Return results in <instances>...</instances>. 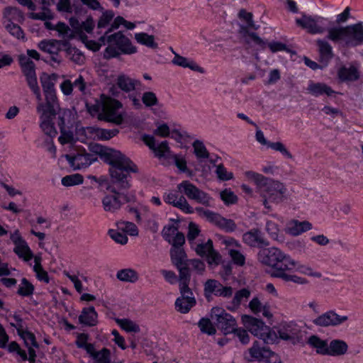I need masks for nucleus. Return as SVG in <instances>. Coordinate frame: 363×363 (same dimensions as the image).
<instances>
[{
	"label": "nucleus",
	"instance_id": "nucleus-1",
	"mask_svg": "<svg viewBox=\"0 0 363 363\" xmlns=\"http://www.w3.org/2000/svg\"><path fill=\"white\" fill-rule=\"evenodd\" d=\"M111 167L109 173L111 177L110 184L106 189L113 194L106 195L101 201L103 209L108 213H115L118 211L123 202H134L135 196L132 193H122L121 191L128 189L130 184L128 180L130 172H135L137 169L135 164L121 152H112L108 159Z\"/></svg>",
	"mask_w": 363,
	"mask_h": 363
},
{
	"label": "nucleus",
	"instance_id": "nucleus-2",
	"mask_svg": "<svg viewBox=\"0 0 363 363\" xmlns=\"http://www.w3.org/2000/svg\"><path fill=\"white\" fill-rule=\"evenodd\" d=\"M296 23L308 33L323 34L327 32V39L334 43L344 42L348 47H354L363 43V23H358L347 26L328 28L331 22L320 16H311L305 13L296 19Z\"/></svg>",
	"mask_w": 363,
	"mask_h": 363
},
{
	"label": "nucleus",
	"instance_id": "nucleus-3",
	"mask_svg": "<svg viewBox=\"0 0 363 363\" xmlns=\"http://www.w3.org/2000/svg\"><path fill=\"white\" fill-rule=\"evenodd\" d=\"M245 175L257 186L262 198V203L268 210H272L270 202L279 203L286 199V187L283 183L252 171L246 172Z\"/></svg>",
	"mask_w": 363,
	"mask_h": 363
},
{
	"label": "nucleus",
	"instance_id": "nucleus-4",
	"mask_svg": "<svg viewBox=\"0 0 363 363\" xmlns=\"http://www.w3.org/2000/svg\"><path fill=\"white\" fill-rule=\"evenodd\" d=\"M99 43L88 41L86 46L94 50H99L102 45L108 43V46L104 51V56L106 59L118 56L121 53L130 55L137 52V48L133 46L131 41L121 31L111 35L101 36Z\"/></svg>",
	"mask_w": 363,
	"mask_h": 363
},
{
	"label": "nucleus",
	"instance_id": "nucleus-5",
	"mask_svg": "<svg viewBox=\"0 0 363 363\" xmlns=\"http://www.w3.org/2000/svg\"><path fill=\"white\" fill-rule=\"evenodd\" d=\"M257 257L260 263L272 269V277L277 278V274L280 270L293 269L297 266L295 260L277 247L262 249L259 252Z\"/></svg>",
	"mask_w": 363,
	"mask_h": 363
},
{
	"label": "nucleus",
	"instance_id": "nucleus-6",
	"mask_svg": "<svg viewBox=\"0 0 363 363\" xmlns=\"http://www.w3.org/2000/svg\"><path fill=\"white\" fill-rule=\"evenodd\" d=\"M242 320L248 331L253 335L262 339L266 344H272L276 342L277 339L276 333L272 331L261 320L245 315L242 317Z\"/></svg>",
	"mask_w": 363,
	"mask_h": 363
},
{
	"label": "nucleus",
	"instance_id": "nucleus-7",
	"mask_svg": "<svg viewBox=\"0 0 363 363\" xmlns=\"http://www.w3.org/2000/svg\"><path fill=\"white\" fill-rule=\"evenodd\" d=\"M31 91L37 101L36 111L40 114V118L55 117L58 108L57 96L44 95L45 99H43L40 87L34 89Z\"/></svg>",
	"mask_w": 363,
	"mask_h": 363
},
{
	"label": "nucleus",
	"instance_id": "nucleus-8",
	"mask_svg": "<svg viewBox=\"0 0 363 363\" xmlns=\"http://www.w3.org/2000/svg\"><path fill=\"white\" fill-rule=\"evenodd\" d=\"M122 108V104L115 99H107L104 101V109L98 117L99 120L121 125L123 122L124 114L118 110Z\"/></svg>",
	"mask_w": 363,
	"mask_h": 363
},
{
	"label": "nucleus",
	"instance_id": "nucleus-9",
	"mask_svg": "<svg viewBox=\"0 0 363 363\" xmlns=\"http://www.w3.org/2000/svg\"><path fill=\"white\" fill-rule=\"evenodd\" d=\"M179 192L186 195L189 199L206 206H210L211 198L204 191L199 189L189 181H183L177 185Z\"/></svg>",
	"mask_w": 363,
	"mask_h": 363
},
{
	"label": "nucleus",
	"instance_id": "nucleus-10",
	"mask_svg": "<svg viewBox=\"0 0 363 363\" xmlns=\"http://www.w3.org/2000/svg\"><path fill=\"white\" fill-rule=\"evenodd\" d=\"M211 317L216 320L218 328L224 335L233 333L237 327V322L233 316L222 308H213L211 311Z\"/></svg>",
	"mask_w": 363,
	"mask_h": 363
},
{
	"label": "nucleus",
	"instance_id": "nucleus-11",
	"mask_svg": "<svg viewBox=\"0 0 363 363\" xmlns=\"http://www.w3.org/2000/svg\"><path fill=\"white\" fill-rule=\"evenodd\" d=\"M249 354L250 355L249 361L257 360L264 363H281L278 354L265 347H261L257 342H255L249 349Z\"/></svg>",
	"mask_w": 363,
	"mask_h": 363
},
{
	"label": "nucleus",
	"instance_id": "nucleus-12",
	"mask_svg": "<svg viewBox=\"0 0 363 363\" xmlns=\"http://www.w3.org/2000/svg\"><path fill=\"white\" fill-rule=\"evenodd\" d=\"M14 318L17 321V324L14 325L13 323H11V325L17 329L18 334L23 339L25 345L28 347V360L30 363H34L36 354L33 347H38V344L35 340V337L32 333L23 330L22 319L18 315H14Z\"/></svg>",
	"mask_w": 363,
	"mask_h": 363
},
{
	"label": "nucleus",
	"instance_id": "nucleus-13",
	"mask_svg": "<svg viewBox=\"0 0 363 363\" xmlns=\"http://www.w3.org/2000/svg\"><path fill=\"white\" fill-rule=\"evenodd\" d=\"M18 61L29 89L33 90L39 87L34 62L25 55H19Z\"/></svg>",
	"mask_w": 363,
	"mask_h": 363
},
{
	"label": "nucleus",
	"instance_id": "nucleus-14",
	"mask_svg": "<svg viewBox=\"0 0 363 363\" xmlns=\"http://www.w3.org/2000/svg\"><path fill=\"white\" fill-rule=\"evenodd\" d=\"M68 45L69 42L67 40H48L40 42L38 48L42 51L49 53L51 55L50 60L59 65L62 62V59L59 56V52L62 50L61 47Z\"/></svg>",
	"mask_w": 363,
	"mask_h": 363
},
{
	"label": "nucleus",
	"instance_id": "nucleus-15",
	"mask_svg": "<svg viewBox=\"0 0 363 363\" xmlns=\"http://www.w3.org/2000/svg\"><path fill=\"white\" fill-rule=\"evenodd\" d=\"M347 315H340L335 311H328L313 320V323L318 327H335L346 322Z\"/></svg>",
	"mask_w": 363,
	"mask_h": 363
},
{
	"label": "nucleus",
	"instance_id": "nucleus-16",
	"mask_svg": "<svg viewBox=\"0 0 363 363\" xmlns=\"http://www.w3.org/2000/svg\"><path fill=\"white\" fill-rule=\"evenodd\" d=\"M65 158L74 169L85 168L97 160L96 155L87 153L84 150H79L74 155H66Z\"/></svg>",
	"mask_w": 363,
	"mask_h": 363
},
{
	"label": "nucleus",
	"instance_id": "nucleus-17",
	"mask_svg": "<svg viewBox=\"0 0 363 363\" xmlns=\"http://www.w3.org/2000/svg\"><path fill=\"white\" fill-rule=\"evenodd\" d=\"M10 238L15 245L13 251L20 258L25 261H29L32 259L33 257V252L26 240L21 237L18 230L11 234Z\"/></svg>",
	"mask_w": 363,
	"mask_h": 363
},
{
	"label": "nucleus",
	"instance_id": "nucleus-18",
	"mask_svg": "<svg viewBox=\"0 0 363 363\" xmlns=\"http://www.w3.org/2000/svg\"><path fill=\"white\" fill-rule=\"evenodd\" d=\"M144 143L154 152L155 156L159 158H171L173 155L167 141L162 142L159 145H155V139L150 135L143 136Z\"/></svg>",
	"mask_w": 363,
	"mask_h": 363
},
{
	"label": "nucleus",
	"instance_id": "nucleus-19",
	"mask_svg": "<svg viewBox=\"0 0 363 363\" xmlns=\"http://www.w3.org/2000/svg\"><path fill=\"white\" fill-rule=\"evenodd\" d=\"M164 200L167 203L172 205L185 213H193L192 207L183 195H179L178 193L171 191L164 194Z\"/></svg>",
	"mask_w": 363,
	"mask_h": 363
},
{
	"label": "nucleus",
	"instance_id": "nucleus-20",
	"mask_svg": "<svg viewBox=\"0 0 363 363\" xmlns=\"http://www.w3.org/2000/svg\"><path fill=\"white\" fill-rule=\"evenodd\" d=\"M245 243L250 247L268 246L269 242L264 238L263 233L258 229H252L242 235Z\"/></svg>",
	"mask_w": 363,
	"mask_h": 363
},
{
	"label": "nucleus",
	"instance_id": "nucleus-21",
	"mask_svg": "<svg viewBox=\"0 0 363 363\" xmlns=\"http://www.w3.org/2000/svg\"><path fill=\"white\" fill-rule=\"evenodd\" d=\"M279 337L295 343L299 339L301 330L298 327L292 323L282 325L278 330Z\"/></svg>",
	"mask_w": 363,
	"mask_h": 363
},
{
	"label": "nucleus",
	"instance_id": "nucleus-22",
	"mask_svg": "<svg viewBox=\"0 0 363 363\" xmlns=\"http://www.w3.org/2000/svg\"><path fill=\"white\" fill-rule=\"evenodd\" d=\"M312 229V224L308 220L299 221L296 219L291 220L285 228V232L292 236H298L301 234Z\"/></svg>",
	"mask_w": 363,
	"mask_h": 363
},
{
	"label": "nucleus",
	"instance_id": "nucleus-23",
	"mask_svg": "<svg viewBox=\"0 0 363 363\" xmlns=\"http://www.w3.org/2000/svg\"><path fill=\"white\" fill-rule=\"evenodd\" d=\"M239 33L242 35L245 43L250 44L251 43H254L262 50L266 48L267 41L261 38L256 33L250 32L247 27L240 26Z\"/></svg>",
	"mask_w": 363,
	"mask_h": 363
},
{
	"label": "nucleus",
	"instance_id": "nucleus-24",
	"mask_svg": "<svg viewBox=\"0 0 363 363\" xmlns=\"http://www.w3.org/2000/svg\"><path fill=\"white\" fill-rule=\"evenodd\" d=\"M316 45L318 49L320 62L324 65H326L333 57V48L330 44L324 39L317 40Z\"/></svg>",
	"mask_w": 363,
	"mask_h": 363
},
{
	"label": "nucleus",
	"instance_id": "nucleus-25",
	"mask_svg": "<svg viewBox=\"0 0 363 363\" xmlns=\"http://www.w3.org/2000/svg\"><path fill=\"white\" fill-rule=\"evenodd\" d=\"M86 133L91 135L94 139L109 140L118 133V129L106 130L96 127H87L85 129Z\"/></svg>",
	"mask_w": 363,
	"mask_h": 363
},
{
	"label": "nucleus",
	"instance_id": "nucleus-26",
	"mask_svg": "<svg viewBox=\"0 0 363 363\" xmlns=\"http://www.w3.org/2000/svg\"><path fill=\"white\" fill-rule=\"evenodd\" d=\"M56 74H48L43 73L40 77L44 95L56 96L55 89V81L57 79Z\"/></svg>",
	"mask_w": 363,
	"mask_h": 363
},
{
	"label": "nucleus",
	"instance_id": "nucleus-27",
	"mask_svg": "<svg viewBox=\"0 0 363 363\" xmlns=\"http://www.w3.org/2000/svg\"><path fill=\"white\" fill-rule=\"evenodd\" d=\"M167 231L164 233L165 239L172 245V247H181L185 242L184 234L174 226L169 227Z\"/></svg>",
	"mask_w": 363,
	"mask_h": 363
},
{
	"label": "nucleus",
	"instance_id": "nucleus-28",
	"mask_svg": "<svg viewBox=\"0 0 363 363\" xmlns=\"http://www.w3.org/2000/svg\"><path fill=\"white\" fill-rule=\"evenodd\" d=\"M98 314L93 306L83 308L79 321L80 323L88 325L94 326L97 324Z\"/></svg>",
	"mask_w": 363,
	"mask_h": 363
},
{
	"label": "nucleus",
	"instance_id": "nucleus-29",
	"mask_svg": "<svg viewBox=\"0 0 363 363\" xmlns=\"http://www.w3.org/2000/svg\"><path fill=\"white\" fill-rule=\"evenodd\" d=\"M116 84L122 91L130 92L134 91L136 86L140 84V82L127 75L121 74L116 79Z\"/></svg>",
	"mask_w": 363,
	"mask_h": 363
},
{
	"label": "nucleus",
	"instance_id": "nucleus-30",
	"mask_svg": "<svg viewBox=\"0 0 363 363\" xmlns=\"http://www.w3.org/2000/svg\"><path fill=\"white\" fill-rule=\"evenodd\" d=\"M338 77L342 81H356L359 78V73L357 67L350 65L349 67L345 66L340 68L337 72Z\"/></svg>",
	"mask_w": 363,
	"mask_h": 363
},
{
	"label": "nucleus",
	"instance_id": "nucleus-31",
	"mask_svg": "<svg viewBox=\"0 0 363 363\" xmlns=\"http://www.w3.org/2000/svg\"><path fill=\"white\" fill-rule=\"evenodd\" d=\"M348 350V345L344 340H333L328 345L329 356H342L345 354Z\"/></svg>",
	"mask_w": 363,
	"mask_h": 363
},
{
	"label": "nucleus",
	"instance_id": "nucleus-32",
	"mask_svg": "<svg viewBox=\"0 0 363 363\" xmlns=\"http://www.w3.org/2000/svg\"><path fill=\"white\" fill-rule=\"evenodd\" d=\"M307 90L310 94L315 96H318L324 94L330 96L333 93H335V91L331 89V87H330L329 86L324 83L311 82L308 85Z\"/></svg>",
	"mask_w": 363,
	"mask_h": 363
},
{
	"label": "nucleus",
	"instance_id": "nucleus-33",
	"mask_svg": "<svg viewBox=\"0 0 363 363\" xmlns=\"http://www.w3.org/2000/svg\"><path fill=\"white\" fill-rule=\"evenodd\" d=\"M250 296V291L247 289H242L238 291L227 308L231 311L238 309L242 302L246 301Z\"/></svg>",
	"mask_w": 363,
	"mask_h": 363
},
{
	"label": "nucleus",
	"instance_id": "nucleus-34",
	"mask_svg": "<svg viewBox=\"0 0 363 363\" xmlns=\"http://www.w3.org/2000/svg\"><path fill=\"white\" fill-rule=\"evenodd\" d=\"M308 344L315 348L316 352L322 355H328V344L326 340H321L316 335H312L309 337Z\"/></svg>",
	"mask_w": 363,
	"mask_h": 363
},
{
	"label": "nucleus",
	"instance_id": "nucleus-35",
	"mask_svg": "<svg viewBox=\"0 0 363 363\" xmlns=\"http://www.w3.org/2000/svg\"><path fill=\"white\" fill-rule=\"evenodd\" d=\"M116 277L121 281L135 283L138 279V272L130 268L123 269L117 272Z\"/></svg>",
	"mask_w": 363,
	"mask_h": 363
},
{
	"label": "nucleus",
	"instance_id": "nucleus-36",
	"mask_svg": "<svg viewBox=\"0 0 363 363\" xmlns=\"http://www.w3.org/2000/svg\"><path fill=\"white\" fill-rule=\"evenodd\" d=\"M4 18L6 20V23H13L16 21L21 23L23 21V14L15 7H6L4 11Z\"/></svg>",
	"mask_w": 363,
	"mask_h": 363
},
{
	"label": "nucleus",
	"instance_id": "nucleus-37",
	"mask_svg": "<svg viewBox=\"0 0 363 363\" xmlns=\"http://www.w3.org/2000/svg\"><path fill=\"white\" fill-rule=\"evenodd\" d=\"M65 48L66 55L69 60L77 65H82L84 62L85 57L79 50L72 47L69 43Z\"/></svg>",
	"mask_w": 363,
	"mask_h": 363
},
{
	"label": "nucleus",
	"instance_id": "nucleus-38",
	"mask_svg": "<svg viewBox=\"0 0 363 363\" xmlns=\"http://www.w3.org/2000/svg\"><path fill=\"white\" fill-rule=\"evenodd\" d=\"M172 62L178 66H181L183 67H189L191 70L197 71L201 73L203 72V69L198 65H196L194 62H189V60L186 57H182L178 54H175Z\"/></svg>",
	"mask_w": 363,
	"mask_h": 363
},
{
	"label": "nucleus",
	"instance_id": "nucleus-39",
	"mask_svg": "<svg viewBox=\"0 0 363 363\" xmlns=\"http://www.w3.org/2000/svg\"><path fill=\"white\" fill-rule=\"evenodd\" d=\"M170 255L172 261L176 267L187 263L186 253L182 247H172Z\"/></svg>",
	"mask_w": 363,
	"mask_h": 363
},
{
	"label": "nucleus",
	"instance_id": "nucleus-40",
	"mask_svg": "<svg viewBox=\"0 0 363 363\" xmlns=\"http://www.w3.org/2000/svg\"><path fill=\"white\" fill-rule=\"evenodd\" d=\"M136 41L152 49L157 48V43L155 41V37L146 33H139L135 35Z\"/></svg>",
	"mask_w": 363,
	"mask_h": 363
},
{
	"label": "nucleus",
	"instance_id": "nucleus-41",
	"mask_svg": "<svg viewBox=\"0 0 363 363\" xmlns=\"http://www.w3.org/2000/svg\"><path fill=\"white\" fill-rule=\"evenodd\" d=\"M292 269L280 270L279 274H277V278L281 279L286 281H292L299 284H306L307 280L304 278L298 277L296 275L289 274L287 272H291Z\"/></svg>",
	"mask_w": 363,
	"mask_h": 363
},
{
	"label": "nucleus",
	"instance_id": "nucleus-42",
	"mask_svg": "<svg viewBox=\"0 0 363 363\" xmlns=\"http://www.w3.org/2000/svg\"><path fill=\"white\" fill-rule=\"evenodd\" d=\"M176 267L179 270V285L184 287L186 284H189L191 274L188 267V264L186 263L183 265H179V267Z\"/></svg>",
	"mask_w": 363,
	"mask_h": 363
},
{
	"label": "nucleus",
	"instance_id": "nucleus-43",
	"mask_svg": "<svg viewBox=\"0 0 363 363\" xmlns=\"http://www.w3.org/2000/svg\"><path fill=\"white\" fill-rule=\"evenodd\" d=\"M35 265L33 270L36 273L37 278L43 281L45 283L49 282V277L46 271H45L41 265V257L40 256H35L34 257Z\"/></svg>",
	"mask_w": 363,
	"mask_h": 363
},
{
	"label": "nucleus",
	"instance_id": "nucleus-44",
	"mask_svg": "<svg viewBox=\"0 0 363 363\" xmlns=\"http://www.w3.org/2000/svg\"><path fill=\"white\" fill-rule=\"evenodd\" d=\"M54 117H48L47 118H40V127L45 134L53 138L57 135V131L54 127L52 119Z\"/></svg>",
	"mask_w": 363,
	"mask_h": 363
},
{
	"label": "nucleus",
	"instance_id": "nucleus-45",
	"mask_svg": "<svg viewBox=\"0 0 363 363\" xmlns=\"http://www.w3.org/2000/svg\"><path fill=\"white\" fill-rule=\"evenodd\" d=\"M192 146L194 147V152L198 159H207L209 157V153L202 141L196 140L193 143Z\"/></svg>",
	"mask_w": 363,
	"mask_h": 363
},
{
	"label": "nucleus",
	"instance_id": "nucleus-46",
	"mask_svg": "<svg viewBox=\"0 0 363 363\" xmlns=\"http://www.w3.org/2000/svg\"><path fill=\"white\" fill-rule=\"evenodd\" d=\"M116 322L121 327V328H123L124 330H125L127 332H133V333H139L140 332L139 325L130 319L116 318Z\"/></svg>",
	"mask_w": 363,
	"mask_h": 363
},
{
	"label": "nucleus",
	"instance_id": "nucleus-47",
	"mask_svg": "<svg viewBox=\"0 0 363 363\" xmlns=\"http://www.w3.org/2000/svg\"><path fill=\"white\" fill-rule=\"evenodd\" d=\"M196 211L199 213L200 216L206 218L208 221L213 223L216 225H217L218 220L220 217V214L214 213L209 210H206L202 207L196 208Z\"/></svg>",
	"mask_w": 363,
	"mask_h": 363
},
{
	"label": "nucleus",
	"instance_id": "nucleus-48",
	"mask_svg": "<svg viewBox=\"0 0 363 363\" xmlns=\"http://www.w3.org/2000/svg\"><path fill=\"white\" fill-rule=\"evenodd\" d=\"M56 30L59 34L67 41V40L72 39L74 37L73 30L65 23L59 22L55 26Z\"/></svg>",
	"mask_w": 363,
	"mask_h": 363
},
{
	"label": "nucleus",
	"instance_id": "nucleus-49",
	"mask_svg": "<svg viewBox=\"0 0 363 363\" xmlns=\"http://www.w3.org/2000/svg\"><path fill=\"white\" fill-rule=\"evenodd\" d=\"M5 28L11 35L16 38L17 39H25V34L22 28L18 24L14 23H6Z\"/></svg>",
	"mask_w": 363,
	"mask_h": 363
},
{
	"label": "nucleus",
	"instance_id": "nucleus-50",
	"mask_svg": "<svg viewBox=\"0 0 363 363\" xmlns=\"http://www.w3.org/2000/svg\"><path fill=\"white\" fill-rule=\"evenodd\" d=\"M196 303H190L187 299L179 297L175 301V308L181 313H187Z\"/></svg>",
	"mask_w": 363,
	"mask_h": 363
},
{
	"label": "nucleus",
	"instance_id": "nucleus-51",
	"mask_svg": "<svg viewBox=\"0 0 363 363\" xmlns=\"http://www.w3.org/2000/svg\"><path fill=\"white\" fill-rule=\"evenodd\" d=\"M34 286L26 278H23L18 286V294L23 296H29L33 294Z\"/></svg>",
	"mask_w": 363,
	"mask_h": 363
},
{
	"label": "nucleus",
	"instance_id": "nucleus-52",
	"mask_svg": "<svg viewBox=\"0 0 363 363\" xmlns=\"http://www.w3.org/2000/svg\"><path fill=\"white\" fill-rule=\"evenodd\" d=\"M83 177L79 174L67 175L62 179V184L65 186H71L80 184L83 182Z\"/></svg>",
	"mask_w": 363,
	"mask_h": 363
},
{
	"label": "nucleus",
	"instance_id": "nucleus-53",
	"mask_svg": "<svg viewBox=\"0 0 363 363\" xmlns=\"http://www.w3.org/2000/svg\"><path fill=\"white\" fill-rule=\"evenodd\" d=\"M221 287V284L215 279H208L204 284V293L206 297L211 296L212 294L214 295L216 291Z\"/></svg>",
	"mask_w": 363,
	"mask_h": 363
},
{
	"label": "nucleus",
	"instance_id": "nucleus-54",
	"mask_svg": "<svg viewBox=\"0 0 363 363\" xmlns=\"http://www.w3.org/2000/svg\"><path fill=\"white\" fill-rule=\"evenodd\" d=\"M199 327L202 333L209 335H214L216 333L215 327L208 318H201L199 322Z\"/></svg>",
	"mask_w": 363,
	"mask_h": 363
},
{
	"label": "nucleus",
	"instance_id": "nucleus-55",
	"mask_svg": "<svg viewBox=\"0 0 363 363\" xmlns=\"http://www.w3.org/2000/svg\"><path fill=\"white\" fill-rule=\"evenodd\" d=\"M238 17L245 21L247 23L246 27L249 28H252L254 30H257L259 28V26H256L254 23L252 19V13L247 12L245 9H240L238 13Z\"/></svg>",
	"mask_w": 363,
	"mask_h": 363
},
{
	"label": "nucleus",
	"instance_id": "nucleus-56",
	"mask_svg": "<svg viewBox=\"0 0 363 363\" xmlns=\"http://www.w3.org/2000/svg\"><path fill=\"white\" fill-rule=\"evenodd\" d=\"M30 17L35 20L46 21L54 18L53 13L48 6H42V11L38 13H33Z\"/></svg>",
	"mask_w": 363,
	"mask_h": 363
},
{
	"label": "nucleus",
	"instance_id": "nucleus-57",
	"mask_svg": "<svg viewBox=\"0 0 363 363\" xmlns=\"http://www.w3.org/2000/svg\"><path fill=\"white\" fill-rule=\"evenodd\" d=\"M216 225L226 232H233L237 228L235 223L233 220L227 219L221 216Z\"/></svg>",
	"mask_w": 363,
	"mask_h": 363
},
{
	"label": "nucleus",
	"instance_id": "nucleus-58",
	"mask_svg": "<svg viewBox=\"0 0 363 363\" xmlns=\"http://www.w3.org/2000/svg\"><path fill=\"white\" fill-rule=\"evenodd\" d=\"M93 359V363H111V352L107 348H103L97 352Z\"/></svg>",
	"mask_w": 363,
	"mask_h": 363
},
{
	"label": "nucleus",
	"instance_id": "nucleus-59",
	"mask_svg": "<svg viewBox=\"0 0 363 363\" xmlns=\"http://www.w3.org/2000/svg\"><path fill=\"white\" fill-rule=\"evenodd\" d=\"M119 229L130 235L136 236L138 235L137 226L131 222L122 221L118 223Z\"/></svg>",
	"mask_w": 363,
	"mask_h": 363
},
{
	"label": "nucleus",
	"instance_id": "nucleus-60",
	"mask_svg": "<svg viewBox=\"0 0 363 363\" xmlns=\"http://www.w3.org/2000/svg\"><path fill=\"white\" fill-rule=\"evenodd\" d=\"M271 149L281 152L284 157L292 160L294 158L292 154L287 150L286 146L281 142L270 143L267 145Z\"/></svg>",
	"mask_w": 363,
	"mask_h": 363
},
{
	"label": "nucleus",
	"instance_id": "nucleus-61",
	"mask_svg": "<svg viewBox=\"0 0 363 363\" xmlns=\"http://www.w3.org/2000/svg\"><path fill=\"white\" fill-rule=\"evenodd\" d=\"M85 106L86 108L87 111L91 115V116H99V113L103 111L104 109V101H99L96 100L95 103L94 104H91L89 102L86 101ZM99 116H97L98 118Z\"/></svg>",
	"mask_w": 363,
	"mask_h": 363
},
{
	"label": "nucleus",
	"instance_id": "nucleus-62",
	"mask_svg": "<svg viewBox=\"0 0 363 363\" xmlns=\"http://www.w3.org/2000/svg\"><path fill=\"white\" fill-rule=\"evenodd\" d=\"M142 101L147 107H151L158 104L157 97L152 91L144 92L142 96Z\"/></svg>",
	"mask_w": 363,
	"mask_h": 363
},
{
	"label": "nucleus",
	"instance_id": "nucleus-63",
	"mask_svg": "<svg viewBox=\"0 0 363 363\" xmlns=\"http://www.w3.org/2000/svg\"><path fill=\"white\" fill-rule=\"evenodd\" d=\"M220 198L226 205L234 204L238 201L237 196L230 189H224L220 192Z\"/></svg>",
	"mask_w": 363,
	"mask_h": 363
},
{
	"label": "nucleus",
	"instance_id": "nucleus-64",
	"mask_svg": "<svg viewBox=\"0 0 363 363\" xmlns=\"http://www.w3.org/2000/svg\"><path fill=\"white\" fill-rule=\"evenodd\" d=\"M213 248V242L211 240H208L205 243H201L196 245L195 251L199 256H206L208 252Z\"/></svg>",
	"mask_w": 363,
	"mask_h": 363
}]
</instances>
